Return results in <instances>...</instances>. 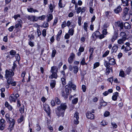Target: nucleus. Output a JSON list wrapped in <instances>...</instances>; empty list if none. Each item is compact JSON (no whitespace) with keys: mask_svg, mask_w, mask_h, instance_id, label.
Returning a JSON list of instances; mask_svg holds the SVG:
<instances>
[{"mask_svg":"<svg viewBox=\"0 0 132 132\" xmlns=\"http://www.w3.org/2000/svg\"><path fill=\"white\" fill-rule=\"evenodd\" d=\"M103 29L102 33L104 35H106L108 33V32L107 31V29Z\"/></svg>","mask_w":132,"mask_h":132,"instance_id":"obj_44","label":"nucleus"},{"mask_svg":"<svg viewBox=\"0 0 132 132\" xmlns=\"http://www.w3.org/2000/svg\"><path fill=\"white\" fill-rule=\"evenodd\" d=\"M88 27V25L87 23L85 22L84 23V28L86 31H87V28Z\"/></svg>","mask_w":132,"mask_h":132,"instance_id":"obj_34","label":"nucleus"},{"mask_svg":"<svg viewBox=\"0 0 132 132\" xmlns=\"http://www.w3.org/2000/svg\"><path fill=\"white\" fill-rule=\"evenodd\" d=\"M104 65L106 68H109L110 67V64L109 62H108V61H105L104 63Z\"/></svg>","mask_w":132,"mask_h":132,"instance_id":"obj_30","label":"nucleus"},{"mask_svg":"<svg viewBox=\"0 0 132 132\" xmlns=\"http://www.w3.org/2000/svg\"><path fill=\"white\" fill-rule=\"evenodd\" d=\"M111 125L114 129V128H116L117 127V125L115 122H112L111 123Z\"/></svg>","mask_w":132,"mask_h":132,"instance_id":"obj_54","label":"nucleus"},{"mask_svg":"<svg viewBox=\"0 0 132 132\" xmlns=\"http://www.w3.org/2000/svg\"><path fill=\"white\" fill-rule=\"evenodd\" d=\"M48 19L47 21L49 22L53 19V15L52 14L50 13L47 15Z\"/></svg>","mask_w":132,"mask_h":132,"instance_id":"obj_23","label":"nucleus"},{"mask_svg":"<svg viewBox=\"0 0 132 132\" xmlns=\"http://www.w3.org/2000/svg\"><path fill=\"white\" fill-rule=\"evenodd\" d=\"M56 53V51L55 50H53L52 52V57H54L55 56V54Z\"/></svg>","mask_w":132,"mask_h":132,"instance_id":"obj_51","label":"nucleus"},{"mask_svg":"<svg viewBox=\"0 0 132 132\" xmlns=\"http://www.w3.org/2000/svg\"><path fill=\"white\" fill-rule=\"evenodd\" d=\"M6 120L7 122H8L9 121H10L12 119L10 117V115L8 113H6L5 116Z\"/></svg>","mask_w":132,"mask_h":132,"instance_id":"obj_19","label":"nucleus"},{"mask_svg":"<svg viewBox=\"0 0 132 132\" xmlns=\"http://www.w3.org/2000/svg\"><path fill=\"white\" fill-rule=\"evenodd\" d=\"M111 14L110 11H108L105 12V15L106 17L109 18L110 17V14Z\"/></svg>","mask_w":132,"mask_h":132,"instance_id":"obj_35","label":"nucleus"},{"mask_svg":"<svg viewBox=\"0 0 132 132\" xmlns=\"http://www.w3.org/2000/svg\"><path fill=\"white\" fill-rule=\"evenodd\" d=\"M14 125L15 124L9 125L8 129L10 131H11L13 129Z\"/></svg>","mask_w":132,"mask_h":132,"instance_id":"obj_20","label":"nucleus"},{"mask_svg":"<svg viewBox=\"0 0 132 132\" xmlns=\"http://www.w3.org/2000/svg\"><path fill=\"white\" fill-rule=\"evenodd\" d=\"M33 18H34V16L33 15L28 16L27 17V18L28 20H30V21H33Z\"/></svg>","mask_w":132,"mask_h":132,"instance_id":"obj_43","label":"nucleus"},{"mask_svg":"<svg viewBox=\"0 0 132 132\" xmlns=\"http://www.w3.org/2000/svg\"><path fill=\"white\" fill-rule=\"evenodd\" d=\"M14 75V73L12 70H6L5 71V78L7 79L9 77H12Z\"/></svg>","mask_w":132,"mask_h":132,"instance_id":"obj_2","label":"nucleus"},{"mask_svg":"<svg viewBox=\"0 0 132 132\" xmlns=\"http://www.w3.org/2000/svg\"><path fill=\"white\" fill-rule=\"evenodd\" d=\"M118 27L120 28V30L121 31V30L123 29V22H119L118 24Z\"/></svg>","mask_w":132,"mask_h":132,"instance_id":"obj_25","label":"nucleus"},{"mask_svg":"<svg viewBox=\"0 0 132 132\" xmlns=\"http://www.w3.org/2000/svg\"><path fill=\"white\" fill-rule=\"evenodd\" d=\"M122 10V9L120 6H118L114 10V12L116 13H118L120 12Z\"/></svg>","mask_w":132,"mask_h":132,"instance_id":"obj_14","label":"nucleus"},{"mask_svg":"<svg viewBox=\"0 0 132 132\" xmlns=\"http://www.w3.org/2000/svg\"><path fill=\"white\" fill-rule=\"evenodd\" d=\"M100 64L98 62H96L94 64L93 69H95L99 66Z\"/></svg>","mask_w":132,"mask_h":132,"instance_id":"obj_50","label":"nucleus"},{"mask_svg":"<svg viewBox=\"0 0 132 132\" xmlns=\"http://www.w3.org/2000/svg\"><path fill=\"white\" fill-rule=\"evenodd\" d=\"M73 71L75 73H77L79 69L78 67L76 66H74L73 67Z\"/></svg>","mask_w":132,"mask_h":132,"instance_id":"obj_22","label":"nucleus"},{"mask_svg":"<svg viewBox=\"0 0 132 132\" xmlns=\"http://www.w3.org/2000/svg\"><path fill=\"white\" fill-rule=\"evenodd\" d=\"M128 11L129 9L127 7H126L124 9L122 14L123 17L125 18L126 16L128 13Z\"/></svg>","mask_w":132,"mask_h":132,"instance_id":"obj_10","label":"nucleus"},{"mask_svg":"<svg viewBox=\"0 0 132 132\" xmlns=\"http://www.w3.org/2000/svg\"><path fill=\"white\" fill-rule=\"evenodd\" d=\"M80 64L82 65H84L85 64L87 65V63H86L85 62V59L84 57L82 58V59L80 62Z\"/></svg>","mask_w":132,"mask_h":132,"instance_id":"obj_27","label":"nucleus"},{"mask_svg":"<svg viewBox=\"0 0 132 132\" xmlns=\"http://www.w3.org/2000/svg\"><path fill=\"white\" fill-rule=\"evenodd\" d=\"M68 32L69 35L71 36L74 33V30L73 29L71 28L69 29V30Z\"/></svg>","mask_w":132,"mask_h":132,"instance_id":"obj_41","label":"nucleus"},{"mask_svg":"<svg viewBox=\"0 0 132 132\" xmlns=\"http://www.w3.org/2000/svg\"><path fill=\"white\" fill-rule=\"evenodd\" d=\"M36 130L37 131H39L41 129V128L40 126L38 124H37L36 125Z\"/></svg>","mask_w":132,"mask_h":132,"instance_id":"obj_56","label":"nucleus"},{"mask_svg":"<svg viewBox=\"0 0 132 132\" xmlns=\"http://www.w3.org/2000/svg\"><path fill=\"white\" fill-rule=\"evenodd\" d=\"M125 28L127 29H129L131 28L130 24L128 22H125L124 24Z\"/></svg>","mask_w":132,"mask_h":132,"instance_id":"obj_18","label":"nucleus"},{"mask_svg":"<svg viewBox=\"0 0 132 132\" xmlns=\"http://www.w3.org/2000/svg\"><path fill=\"white\" fill-rule=\"evenodd\" d=\"M124 73L123 71H122L120 72L119 73V76L122 77H124Z\"/></svg>","mask_w":132,"mask_h":132,"instance_id":"obj_64","label":"nucleus"},{"mask_svg":"<svg viewBox=\"0 0 132 132\" xmlns=\"http://www.w3.org/2000/svg\"><path fill=\"white\" fill-rule=\"evenodd\" d=\"M73 61V59L69 57L68 59V61L69 63L71 64L72 63Z\"/></svg>","mask_w":132,"mask_h":132,"instance_id":"obj_49","label":"nucleus"},{"mask_svg":"<svg viewBox=\"0 0 132 132\" xmlns=\"http://www.w3.org/2000/svg\"><path fill=\"white\" fill-rule=\"evenodd\" d=\"M111 70L112 71V70L110 68H107L106 70V75H108L109 73L110 72V70Z\"/></svg>","mask_w":132,"mask_h":132,"instance_id":"obj_39","label":"nucleus"},{"mask_svg":"<svg viewBox=\"0 0 132 132\" xmlns=\"http://www.w3.org/2000/svg\"><path fill=\"white\" fill-rule=\"evenodd\" d=\"M7 83L8 85H11L12 86H16V83L15 81H14L13 77H9L7 80Z\"/></svg>","mask_w":132,"mask_h":132,"instance_id":"obj_3","label":"nucleus"},{"mask_svg":"<svg viewBox=\"0 0 132 132\" xmlns=\"http://www.w3.org/2000/svg\"><path fill=\"white\" fill-rule=\"evenodd\" d=\"M24 106L23 105V106L20 108L19 109L20 112L21 114L23 113L24 112Z\"/></svg>","mask_w":132,"mask_h":132,"instance_id":"obj_28","label":"nucleus"},{"mask_svg":"<svg viewBox=\"0 0 132 132\" xmlns=\"http://www.w3.org/2000/svg\"><path fill=\"white\" fill-rule=\"evenodd\" d=\"M23 120V116L22 115H21L20 118L18 119V123H21Z\"/></svg>","mask_w":132,"mask_h":132,"instance_id":"obj_26","label":"nucleus"},{"mask_svg":"<svg viewBox=\"0 0 132 132\" xmlns=\"http://www.w3.org/2000/svg\"><path fill=\"white\" fill-rule=\"evenodd\" d=\"M51 72L57 73L58 72V68L56 67H51Z\"/></svg>","mask_w":132,"mask_h":132,"instance_id":"obj_15","label":"nucleus"},{"mask_svg":"<svg viewBox=\"0 0 132 132\" xmlns=\"http://www.w3.org/2000/svg\"><path fill=\"white\" fill-rule=\"evenodd\" d=\"M122 3L125 4L123 5L124 6H128L129 5L128 4V2L129 1V0H121Z\"/></svg>","mask_w":132,"mask_h":132,"instance_id":"obj_24","label":"nucleus"},{"mask_svg":"<svg viewBox=\"0 0 132 132\" xmlns=\"http://www.w3.org/2000/svg\"><path fill=\"white\" fill-rule=\"evenodd\" d=\"M15 121L14 119H12L11 120H10V121H8V123L10 124H15Z\"/></svg>","mask_w":132,"mask_h":132,"instance_id":"obj_32","label":"nucleus"},{"mask_svg":"<svg viewBox=\"0 0 132 132\" xmlns=\"http://www.w3.org/2000/svg\"><path fill=\"white\" fill-rule=\"evenodd\" d=\"M49 8L50 10V12H52L53 11V7L51 4H50L49 6Z\"/></svg>","mask_w":132,"mask_h":132,"instance_id":"obj_42","label":"nucleus"},{"mask_svg":"<svg viewBox=\"0 0 132 132\" xmlns=\"http://www.w3.org/2000/svg\"><path fill=\"white\" fill-rule=\"evenodd\" d=\"M125 41V40H123V39L122 38L118 40V43L119 44H122Z\"/></svg>","mask_w":132,"mask_h":132,"instance_id":"obj_31","label":"nucleus"},{"mask_svg":"<svg viewBox=\"0 0 132 132\" xmlns=\"http://www.w3.org/2000/svg\"><path fill=\"white\" fill-rule=\"evenodd\" d=\"M68 84L69 86L71 87L73 90H75L76 89V86L72 83V81H70L69 82Z\"/></svg>","mask_w":132,"mask_h":132,"instance_id":"obj_16","label":"nucleus"},{"mask_svg":"<svg viewBox=\"0 0 132 132\" xmlns=\"http://www.w3.org/2000/svg\"><path fill=\"white\" fill-rule=\"evenodd\" d=\"M52 73V74L49 76V78L51 79H52L54 78L56 79L57 77V73L53 72Z\"/></svg>","mask_w":132,"mask_h":132,"instance_id":"obj_17","label":"nucleus"},{"mask_svg":"<svg viewBox=\"0 0 132 132\" xmlns=\"http://www.w3.org/2000/svg\"><path fill=\"white\" fill-rule=\"evenodd\" d=\"M110 114V112L108 111H106L104 113V116L105 117H107Z\"/></svg>","mask_w":132,"mask_h":132,"instance_id":"obj_59","label":"nucleus"},{"mask_svg":"<svg viewBox=\"0 0 132 132\" xmlns=\"http://www.w3.org/2000/svg\"><path fill=\"white\" fill-rule=\"evenodd\" d=\"M56 84V82L55 80H51L50 83V86L51 87V88L52 89L54 88Z\"/></svg>","mask_w":132,"mask_h":132,"instance_id":"obj_12","label":"nucleus"},{"mask_svg":"<svg viewBox=\"0 0 132 132\" xmlns=\"http://www.w3.org/2000/svg\"><path fill=\"white\" fill-rule=\"evenodd\" d=\"M118 35L117 32L116 31H115L111 38V40L112 42H114L117 39L118 37Z\"/></svg>","mask_w":132,"mask_h":132,"instance_id":"obj_9","label":"nucleus"},{"mask_svg":"<svg viewBox=\"0 0 132 132\" xmlns=\"http://www.w3.org/2000/svg\"><path fill=\"white\" fill-rule=\"evenodd\" d=\"M104 37H105L104 35L102 34H101V35H100L99 36V37H98V38L100 39H102L104 38Z\"/></svg>","mask_w":132,"mask_h":132,"instance_id":"obj_63","label":"nucleus"},{"mask_svg":"<svg viewBox=\"0 0 132 132\" xmlns=\"http://www.w3.org/2000/svg\"><path fill=\"white\" fill-rule=\"evenodd\" d=\"M16 53V51H15L12 50L10 52V54L12 56H14L15 55Z\"/></svg>","mask_w":132,"mask_h":132,"instance_id":"obj_37","label":"nucleus"},{"mask_svg":"<svg viewBox=\"0 0 132 132\" xmlns=\"http://www.w3.org/2000/svg\"><path fill=\"white\" fill-rule=\"evenodd\" d=\"M61 80L62 82L63 85H65V79L64 78H62L61 79Z\"/></svg>","mask_w":132,"mask_h":132,"instance_id":"obj_55","label":"nucleus"},{"mask_svg":"<svg viewBox=\"0 0 132 132\" xmlns=\"http://www.w3.org/2000/svg\"><path fill=\"white\" fill-rule=\"evenodd\" d=\"M101 105V106H105L107 105V103L103 100H102L100 102Z\"/></svg>","mask_w":132,"mask_h":132,"instance_id":"obj_33","label":"nucleus"},{"mask_svg":"<svg viewBox=\"0 0 132 132\" xmlns=\"http://www.w3.org/2000/svg\"><path fill=\"white\" fill-rule=\"evenodd\" d=\"M96 35V37H98L99 36L100 34V32L98 31H96L94 32Z\"/></svg>","mask_w":132,"mask_h":132,"instance_id":"obj_57","label":"nucleus"},{"mask_svg":"<svg viewBox=\"0 0 132 132\" xmlns=\"http://www.w3.org/2000/svg\"><path fill=\"white\" fill-rule=\"evenodd\" d=\"M120 35V36L122 37L121 38L123 40H126L127 39V35L125 32H121Z\"/></svg>","mask_w":132,"mask_h":132,"instance_id":"obj_11","label":"nucleus"},{"mask_svg":"<svg viewBox=\"0 0 132 132\" xmlns=\"http://www.w3.org/2000/svg\"><path fill=\"white\" fill-rule=\"evenodd\" d=\"M131 70V68L130 67H129L127 68L126 70V72L127 74L129 75L130 72Z\"/></svg>","mask_w":132,"mask_h":132,"instance_id":"obj_40","label":"nucleus"},{"mask_svg":"<svg viewBox=\"0 0 132 132\" xmlns=\"http://www.w3.org/2000/svg\"><path fill=\"white\" fill-rule=\"evenodd\" d=\"M109 51L108 50L107 51L105 52L102 55V57H104L106 56L109 53Z\"/></svg>","mask_w":132,"mask_h":132,"instance_id":"obj_46","label":"nucleus"},{"mask_svg":"<svg viewBox=\"0 0 132 132\" xmlns=\"http://www.w3.org/2000/svg\"><path fill=\"white\" fill-rule=\"evenodd\" d=\"M109 26V24L107 23H105L103 26L102 29H106Z\"/></svg>","mask_w":132,"mask_h":132,"instance_id":"obj_45","label":"nucleus"},{"mask_svg":"<svg viewBox=\"0 0 132 132\" xmlns=\"http://www.w3.org/2000/svg\"><path fill=\"white\" fill-rule=\"evenodd\" d=\"M86 115L87 118L88 119H92L94 118V115L92 114L90 111H88Z\"/></svg>","mask_w":132,"mask_h":132,"instance_id":"obj_7","label":"nucleus"},{"mask_svg":"<svg viewBox=\"0 0 132 132\" xmlns=\"http://www.w3.org/2000/svg\"><path fill=\"white\" fill-rule=\"evenodd\" d=\"M78 101V98H76L72 101V103L73 104H76L77 103Z\"/></svg>","mask_w":132,"mask_h":132,"instance_id":"obj_38","label":"nucleus"},{"mask_svg":"<svg viewBox=\"0 0 132 132\" xmlns=\"http://www.w3.org/2000/svg\"><path fill=\"white\" fill-rule=\"evenodd\" d=\"M42 34L44 37H45L46 35V30L45 29H44L42 31Z\"/></svg>","mask_w":132,"mask_h":132,"instance_id":"obj_61","label":"nucleus"},{"mask_svg":"<svg viewBox=\"0 0 132 132\" xmlns=\"http://www.w3.org/2000/svg\"><path fill=\"white\" fill-rule=\"evenodd\" d=\"M46 16L45 15H43L41 16H40L38 17V19L41 20H44L45 19Z\"/></svg>","mask_w":132,"mask_h":132,"instance_id":"obj_48","label":"nucleus"},{"mask_svg":"<svg viewBox=\"0 0 132 132\" xmlns=\"http://www.w3.org/2000/svg\"><path fill=\"white\" fill-rule=\"evenodd\" d=\"M82 19L81 16H79L78 18V22L79 26L81 25V21Z\"/></svg>","mask_w":132,"mask_h":132,"instance_id":"obj_47","label":"nucleus"},{"mask_svg":"<svg viewBox=\"0 0 132 132\" xmlns=\"http://www.w3.org/2000/svg\"><path fill=\"white\" fill-rule=\"evenodd\" d=\"M79 119V113L77 112H76L74 115V122L75 124H77L79 123V121L78 120Z\"/></svg>","mask_w":132,"mask_h":132,"instance_id":"obj_4","label":"nucleus"},{"mask_svg":"<svg viewBox=\"0 0 132 132\" xmlns=\"http://www.w3.org/2000/svg\"><path fill=\"white\" fill-rule=\"evenodd\" d=\"M44 110L46 112L48 115L50 116V109L49 106L47 104L44 105Z\"/></svg>","mask_w":132,"mask_h":132,"instance_id":"obj_5","label":"nucleus"},{"mask_svg":"<svg viewBox=\"0 0 132 132\" xmlns=\"http://www.w3.org/2000/svg\"><path fill=\"white\" fill-rule=\"evenodd\" d=\"M66 108L67 105L66 103L61 104L57 108V110L55 111L56 115L59 117H64V112Z\"/></svg>","mask_w":132,"mask_h":132,"instance_id":"obj_1","label":"nucleus"},{"mask_svg":"<svg viewBox=\"0 0 132 132\" xmlns=\"http://www.w3.org/2000/svg\"><path fill=\"white\" fill-rule=\"evenodd\" d=\"M5 123H0V130H3L5 128Z\"/></svg>","mask_w":132,"mask_h":132,"instance_id":"obj_29","label":"nucleus"},{"mask_svg":"<svg viewBox=\"0 0 132 132\" xmlns=\"http://www.w3.org/2000/svg\"><path fill=\"white\" fill-rule=\"evenodd\" d=\"M14 27L13 26H12L11 27H10L9 29L8 30L10 32H12V31L14 28Z\"/></svg>","mask_w":132,"mask_h":132,"instance_id":"obj_62","label":"nucleus"},{"mask_svg":"<svg viewBox=\"0 0 132 132\" xmlns=\"http://www.w3.org/2000/svg\"><path fill=\"white\" fill-rule=\"evenodd\" d=\"M55 101L56 103L59 105L61 103L60 101V99L57 97H56L55 99Z\"/></svg>","mask_w":132,"mask_h":132,"instance_id":"obj_36","label":"nucleus"},{"mask_svg":"<svg viewBox=\"0 0 132 132\" xmlns=\"http://www.w3.org/2000/svg\"><path fill=\"white\" fill-rule=\"evenodd\" d=\"M76 12L77 13H79L80 12H81V8L80 7H79V8L77 9Z\"/></svg>","mask_w":132,"mask_h":132,"instance_id":"obj_52","label":"nucleus"},{"mask_svg":"<svg viewBox=\"0 0 132 132\" xmlns=\"http://www.w3.org/2000/svg\"><path fill=\"white\" fill-rule=\"evenodd\" d=\"M118 47L117 46H113L112 49V52L113 53V52H116L118 50Z\"/></svg>","mask_w":132,"mask_h":132,"instance_id":"obj_21","label":"nucleus"},{"mask_svg":"<svg viewBox=\"0 0 132 132\" xmlns=\"http://www.w3.org/2000/svg\"><path fill=\"white\" fill-rule=\"evenodd\" d=\"M16 64L15 63V62H14L13 63V66L12 67V70L13 71H14L15 68H16Z\"/></svg>","mask_w":132,"mask_h":132,"instance_id":"obj_53","label":"nucleus"},{"mask_svg":"<svg viewBox=\"0 0 132 132\" xmlns=\"http://www.w3.org/2000/svg\"><path fill=\"white\" fill-rule=\"evenodd\" d=\"M67 26L66 23L65 21H64L63 22L62 24L61 25L62 28H64L65 27Z\"/></svg>","mask_w":132,"mask_h":132,"instance_id":"obj_60","label":"nucleus"},{"mask_svg":"<svg viewBox=\"0 0 132 132\" xmlns=\"http://www.w3.org/2000/svg\"><path fill=\"white\" fill-rule=\"evenodd\" d=\"M68 89H66L65 91H63L62 92L61 94L65 98H66L68 97Z\"/></svg>","mask_w":132,"mask_h":132,"instance_id":"obj_6","label":"nucleus"},{"mask_svg":"<svg viewBox=\"0 0 132 132\" xmlns=\"http://www.w3.org/2000/svg\"><path fill=\"white\" fill-rule=\"evenodd\" d=\"M101 125L103 126L106 125L107 124V123L106 122L105 120H103L101 122Z\"/></svg>","mask_w":132,"mask_h":132,"instance_id":"obj_58","label":"nucleus"},{"mask_svg":"<svg viewBox=\"0 0 132 132\" xmlns=\"http://www.w3.org/2000/svg\"><path fill=\"white\" fill-rule=\"evenodd\" d=\"M107 59L109 60V62L110 65H112L115 64L116 62L114 59L111 58L110 57H108Z\"/></svg>","mask_w":132,"mask_h":132,"instance_id":"obj_8","label":"nucleus"},{"mask_svg":"<svg viewBox=\"0 0 132 132\" xmlns=\"http://www.w3.org/2000/svg\"><path fill=\"white\" fill-rule=\"evenodd\" d=\"M9 99L11 102H15L16 99L15 98V95H12L9 98Z\"/></svg>","mask_w":132,"mask_h":132,"instance_id":"obj_13","label":"nucleus"}]
</instances>
